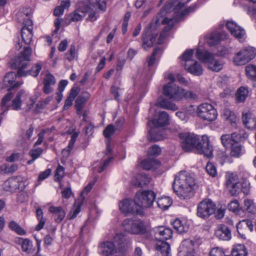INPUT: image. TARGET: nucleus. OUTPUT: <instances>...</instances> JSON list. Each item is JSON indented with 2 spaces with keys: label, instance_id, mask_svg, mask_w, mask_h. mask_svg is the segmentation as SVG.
Masks as SVG:
<instances>
[{
  "label": "nucleus",
  "instance_id": "nucleus-1",
  "mask_svg": "<svg viewBox=\"0 0 256 256\" xmlns=\"http://www.w3.org/2000/svg\"><path fill=\"white\" fill-rule=\"evenodd\" d=\"M178 136L182 140L181 146L184 152H192L196 148L198 154L208 158L212 157L213 148L208 137L203 136L200 142L198 136L194 134L182 132L179 134Z\"/></svg>",
  "mask_w": 256,
  "mask_h": 256
},
{
  "label": "nucleus",
  "instance_id": "nucleus-2",
  "mask_svg": "<svg viewBox=\"0 0 256 256\" xmlns=\"http://www.w3.org/2000/svg\"><path fill=\"white\" fill-rule=\"evenodd\" d=\"M32 52V50L30 47H25L24 50L14 59L13 64L18 69V76H26L30 75L34 77H36L41 70L42 64L40 62H38L34 64L30 70H24L29 64Z\"/></svg>",
  "mask_w": 256,
  "mask_h": 256
},
{
  "label": "nucleus",
  "instance_id": "nucleus-3",
  "mask_svg": "<svg viewBox=\"0 0 256 256\" xmlns=\"http://www.w3.org/2000/svg\"><path fill=\"white\" fill-rule=\"evenodd\" d=\"M194 180L186 172H181L176 176L173 188L181 199L190 198L194 196Z\"/></svg>",
  "mask_w": 256,
  "mask_h": 256
},
{
  "label": "nucleus",
  "instance_id": "nucleus-4",
  "mask_svg": "<svg viewBox=\"0 0 256 256\" xmlns=\"http://www.w3.org/2000/svg\"><path fill=\"white\" fill-rule=\"evenodd\" d=\"M196 56L199 60L206 64L208 68L213 72H220L224 64L223 60L216 58L214 54L205 50H198Z\"/></svg>",
  "mask_w": 256,
  "mask_h": 256
},
{
  "label": "nucleus",
  "instance_id": "nucleus-5",
  "mask_svg": "<svg viewBox=\"0 0 256 256\" xmlns=\"http://www.w3.org/2000/svg\"><path fill=\"white\" fill-rule=\"evenodd\" d=\"M31 10L25 8L20 11L18 14V18H23V27L21 30L22 40L26 44H30L32 38V22L30 18Z\"/></svg>",
  "mask_w": 256,
  "mask_h": 256
},
{
  "label": "nucleus",
  "instance_id": "nucleus-6",
  "mask_svg": "<svg viewBox=\"0 0 256 256\" xmlns=\"http://www.w3.org/2000/svg\"><path fill=\"white\" fill-rule=\"evenodd\" d=\"M124 230L133 234L147 236L149 226L140 219L132 220L126 218L122 223Z\"/></svg>",
  "mask_w": 256,
  "mask_h": 256
},
{
  "label": "nucleus",
  "instance_id": "nucleus-7",
  "mask_svg": "<svg viewBox=\"0 0 256 256\" xmlns=\"http://www.w3.org/2000/svg\"><path fill=\"white\" fill-rule=\"evenodd\" d=\"M12 97V92H9L3 98L1 103V107L3 110L2 112L4 114L8 110L10 106H11L12 109L15 110H20L22 102L26 99L27 96L25 94L24 90H20L12 100L11 106H8V102L11 100Z\"/></svg>",
  "mask_w": 256,
  "mask_h": 256
},
{
  "label": "nucleus",
  "instance_id": "nucleus-8",
  "mask_svg": "<svg viewBox=\"0 0 256 256\" xmlns=\"http://www.w3.org/2000/svg\"><path fill=\"white\" fill-rule=\"evenodd\" d=\"M156 196V194L152 190H140L135 195V202L143 210L144 208H150L152 206Z\"/></svg>",
  "mask_w": 256,
  "mask_h": 256
},
{
  "label": "nucleus",
  "instance_id": "nucleus-9",
  "mask_svg": "<svg viewBox=\"0 0 256 256\" xmlns=\"http://www.w3.org/2000/svg\"><path fill=\"white\" fill-rule=\"evenodd\" d=\"M256 56V50L250 46L242 48L234 56L233 62L236 65L242 66L248 62Z\"/></svg>",
  "mask_w": 256,
  "mask_h": 256
},
{
  "label": "nucleus",
  "instance_id": "nucleus-10",
  "mask_svg": "<svg viewBox=\"0 0 256 256\" xmlns=\"http://www.w3.org/2000/svg\"><path fill=\"white\" fill-rule=\"evenodd\" d=\"M119 208L120 211L126 216L130 214L142 216L144 214V211L139 208L135 202L134 198V200L126 198L121 200L119 202Z\"/></svg>",
  "mask_w": 256,
  "mask_h": 256
},
{
  "label": "nucleus",
  "instance_id": "nucleus-11",
  "mask_svg": "<svg viewBox=\"0 0 256 256\" xmlns=\"http://www.w3.org/2000/svg\"><path fill=\"white\" fill-rule=\"evenodd\" d=\"M196 113L200 118L208 122L214 120L218 116L216 110L213 106L208 103L200 104L197 108Z\"/></svg>",
  "mask_w": 256,
  "mask_h": 256
},
{
  "label": "nucleus",
  "instance_id": "nucleus-12",
  "mask_svg": "<svg viewBox=\"0 0 256 256\" xmlns=\"http://www.w3.org/2000/svg\"><path fill=\"white\" fill-rule=\"evenodd\" d=\"M160 20V18L158 19L155 24H150L144 30V33L142 36V47L144 50H146L148 48H151L153 46L157 36V33L152 32V31Z\"/></svg>",
  "mask_w": 256,
  "mask_h": 256
},
{
  "label": "nucleus",
  "instance_id": "nucleus-13",
  "mask_svg": "<svg viewBox=\"0 0 256 256\" xmlns=\"http://www.w3.org/2000/svg\"><path fill=\"white\" fill-rule=\"evenodd\" d=\"M216 209V205L210 199H204L197 206L196 215L202 219H206L212 214Z\"/></svg>",
  "mask_w": 256,
  "mask_h": 256
},
{
  "label": "nucleus",
  "instance_id": "nucleus-14",
  "mask_svg": "<svg viewBox=\"0 0 256 256\" xmlns=\"http://www.w3.org/2000/svg\"><path fill=\"white\" fill-rule=\"evenodd\" d=\"M172 230L164 226H158L150 232V236L148 238L150 240L156 242H165L172 237Z\"/></svg>",
  "mask_w": 256,
  "mask_h": 256
},
{
  "label": "nucleus",
  "instance_id": "nucleus-15",
  "mask_svg": "<svg viewBox=\"0 0 256 256\" xmlns=\"http://www.w3.org/2000/svg\"><path fill=\"white\" fill-rule=\"evenodd\" d=\"M164 96L174 100H180L183 98L184 90L172 83H168L163 88Z\"/></svg>",
  "mask_w": 256,
  "mask_h": 256
},
{
  "label": "nucleus",
  "instance_id": "nucleus-16",
  "mask_svg": "<svg viewBox=\"0 0 256 256\" xmlns=\"http://www.w3.org/2000/svg\"><path fill=\"white\" fill-rule=\"evenodd\" d=\"M226 186L232 196L238 194L241 190V183L238 176L234 174H228L226 176Z\"/></svg>",
  "mask_w": 256,
  "mask_h": 256
},
{
  "label": "nucleus",
  "instance_id": "nucleus-17",
  "mask_svg": "<svg viewBox=\"0 0 256 256\" xmlns=\"http://www.w3.org/2000/svg\"><path fill=\"white\" fill-rule=\"evenodd\" d=\"M16 74L14 72L7 73L3 80L4 86L6 88H8L9 90L18 88L22 84V82H16Z\"/></svg>",
  "mask_w": 256,
  "mask_h": 256
},
{
  "label": "nucleus",
  "instance_id": "nucleus-18",
  "mask_svg": "<svg viewBox=\"0 0 256 256\" xmlns=\"http://www.w3.org/2000/svg\"><path fill=\"white\" fill-rule=\"evenodd\" d=\"M175 21L176 20L174 18H165L162 20V24L164 25L166 24V26L161 32L160 36L158 38V44H161L164 42V40L168 34V32L173 27Z\"/></svg>",
  "mask_w": 256,
  "mask_h": 256
},
{
  "label": "nucleus",
  "instance_id": "nucleus-19",
  "mask_svg": "<svg viewBox=\"0 0 256 256\" xmlns=\"http://www.w3.org/2000/svg\"><path fill=\"white\" fill-rule=\"evenodd\" d=\"M42 83L44 84L42 91L44 94H48L53 92L54 87L56 84V80L52 74L48 73L44 78Z\"/></svg>",
  "mask_w": 256,
  "mask_h": 256
},
{
  "label": "nucleus",
  "instance_id": "nucleus-20",
  "mask_svg": "<svg viewBox=\"0 0 256 256\" xmlns=\"http://www.w3.org/2000/svg\"><path fill=\"white\" fill-rule=\"evenodd\" d=\"M99 248L102 254L105 256H112L119 253L118 248L113 242L106 241L100 244Z\"/></svg>",
  "mask_w": 256,
  "mask_h": 256
},
{
  "label": "nucleus",
  "instance_id": "nucleus-21",
  "mask_svg": "<svg viewBox=\"0 0 256 256\" xmlns=\"http://www.w3.org/2000/svg\"><path fill=\"white\" fill-rule=\"evenodd\" d=\"M214 234L218 239L223 240H228L231 238L230 228L224 224H219L217 226Z\"/></svg>",
  "mask_w": 256,
  "mask_h": 256
},
{
  "label": "nucleus",
  "instance_id": "nucleus-22",
  "mask_svg": "<svg viewBox=\"0 0 256 256\" xmlns=\"http://www.w3.org/2000/svg\"><path fill=\"white\" fill-rule=\"evenodd\" d=\"M150 180V178L146 174L140 173L132 178L130 184L136 187H143L147 186Z\"/></svg>",
  "mask_w": 256,
  "mask_h": 256
},
{
  "label": "nucleus",
  "instance_id": "nucleus-23",
  "mask_svg": "<svg viewBox=\"0 0 256 256\" xmlns=\"http://www.w3.org/2000/svg\"><path fill=\"white\" fill-rule=\"evenodd\" d=\"M242 122L250 130H253L256 127V118L250 112H246L242 114Z\"/></svg>",
  "mask_w": 256,
  "mask_h": 256
},
{
  "label": "nucleus",
  "instance_id": "nucleus-24",
  "mask_svg": "<svg viewBox=\"0 0 256 256\" xmlns=\"http://www.w3.org/2000/svg\"><path fill=\"white\" fill-rule=\"evenodd\" d=\"M159 127L153 126L148 132V140L153 141L161 140L166 138V130H159Z\"/></svg>",
  "mask_w": 256,
  "mask_h": 256
},
{
  "label": "nucleus",
  "instance_id": "nucleus-25",
  "mask_svg": "<svg viewBox=\"0 0 256 256\" xmlns=\"http://www.w3.org/2000/svg\"><path fill=\"white\" fill-rule=\"evenodd\" d=\"M246 153L244 145L236 141L230 148V156L234 158H240Z\"/></svg>",
  "mask_w": 256,
  "mask_h": 256
},
{
  "label": "nucleus",
  "instance_id": "nucleus-26",
  "mask_svg": "<svg viewBox=\"0 0 256 256\" xmlns=\"http://www.w3.org/2000/svg\"><path fill=\"white\" fill-rule=\"evenodd\" d=\"M238 134L236 132L232 134H222L220 137V140L222 146L225 148H230L235 142H236Z\"/></svg>",
  "mask_w": 256,
  "mask_h": 256
},
{
  "label": "nucleus",
  "instance_id": "nucleus-27",
  "mask_svg": "<svg viewBox=\"0 0 256 256\" xmlns=\"http://www.w3.org/2000/svg\"><path fill=\"white\" fill-rule=\"evenodd\" d=\"M169 118L168 114L165 112H160L158 118L152 120V124L154 127H162L168 124Z\"/></svg>",
  "mask_w": 256,
  "mask_h": 256
},
{
  "label": "nucleus",
  "instance_id": "nucleus-28",
  "mask_svg": "<svg viewBox=\"0 0 256 256\" xmlns=\"http://www.w3.org/2000/svg\"><path fill=\"white\" fill-rule=\"evenodd\" d=\"M90 98V94L86 92H84L77 98L75 102V106L78 114H82L83 106Z\"/></svg>",
  "mask_w": 256,
  "mask_h": 256
},
{
  "label": "nucleus",
  "instance_id": "nucleus-29",
  "mask_svg": "<svg viewBox=\"0 0 256 256\" xmlns=\"http://www.w3.org/2000/svg\"><path fill=\"white\" fill-rule=\"evenodd\" d=\"M49 212L52 214L56 222H61L66 216V212L60 206H50Z\"/></svg>",
  "mask_w": 256,
  "mask_h": 256
},
{
  "label": "nucleus",
  "instance_id": "nucleus-30",
  "mask_svg": "<svg viewBox=\"0 0 256 256\" xmlns=\"http://www.w3.org/2000/svg\"><path fill=\"white\" fill-rule=\"evenodd\" d=\"M156 248L158 256H170V245L166 242H156Z\"/></svg>",
  "mask_w": 256,
  "mask_h": 256
},
{
  "label": "nucleus",
  "instance_id": "nucleus-31",
  "mask_svg": "<svg viewBox=\"0 0 256 256\" xmlns=\"http://www.w3.org/2000/svg\"><path fill=\"white\" fill-rule=\"evenodd\" d=\"M185 69L188 72L195 76H200L203 72L202 66L195 60L186 66Z\"/></svg>",
  "mask_w": 256,
  "mask_h": 256
},
{
  "label": "nucleus",
  "instance_id": "nucleus-32",
  "mask_svg": "<svg viewBox=\"0 0 256 256\" xmlns=\"http://www.w3.org/2000/svg\"><path fill=\"white\" fill-rule=\"evenodd\" d=\"M160 162L154 158H148L142 162V166L146 170H154L160 166Z\"/></svg>",
  "mask_w": 256,
  "mask_h": 256
},
{
  "label": "nucleus",
  "instance_id": "nucleus-33",
  "mask_svg": "<svg viewBox=\"0 0 256 256\" xmlns=\"http://www.w3.org/2000/svg\"><path fill=\"white\" fill-rule=\"evenodd\" d=\"M226 26L228 30L230 31L232 35L236 38L239 40H240L242 39L244 35H245V31L241 30L240 32V34H238L237 33H234V29L238 28V24L234 22V21H228L226 22Z\"/></svg>",
  "mask_w": 256,
  "mask_h": 256
},
{
  "label": "nucleus",
  "instance_id": "nucleus-34",
  "mask_svg": "<svg viewBox=\"0 0 256 256\" xmlns=\"http://www.w3.org/2000/svg\"><path fill=\"white\" fill-rule=\"evenodd\" d=\"M184 4L181 2H178L174 0H170L165 4L164 9L166 12L170 11L173 6H174V10L175 13H178L181 9L184 6Z\"/></svg>",
  "mask_w": 256,
  "mask_h": 256
},
{
  "label": "nucleus",
  "instance_id": "nucleus-35",
  "mask_svg": "<svg viewBox=\"0 0 256 256\" xmlns=\"http://www.w3.org/2000/svg\"><path fill=\"white\" fill-rule=\"evenodd\" d=\"M174 228L179 233L182 234L187 232L188 226L186 224L185 220H182L178 218L176 219L172 222Z\"/></svg>",
  "mask_w": 256,
  "mask_h": 256
},
{
  "label": "nucleus",
  "instance_id": "nucleus-36",
  "mask_svg": "<svg viewBox=\"0 0 256 256\" xmlns=\"http://www.w3.org/2000/svg\"><path fill=\"white\" fill-rule=\"evenodd\" d=\"M227 35L225 33H214L211 34L208 40V43L210 46L216 44L220 40L226 38Z\"/></svg>",
  "mask_w": 256,
  "mask_h": 256
},
{
  "label": "nucleus",
  "instance_id": "nucleus-37",
  "mask_svg": "<svg viewBox=\"0 0 256 256\" xmlns=\"http://www.w3.org/2000/svg\"><path fill=\"white\" fill-rule=\"evenodd\" d=\"M18 242L23 252H26V254H30L33 252L32 244L30 240L28 239L20 238Z\"/></svg>",
  "mask_w": 256,
  "mask_h": 256
},
{
  "label": "nucleus",
  "instance_id": "nucleus-38",
  "mask_svg": "<svg viewBox=\"0 0 256 256\" xmlns=\"http://www.w3.org/2000/svg\"><path fill=\"white\" fill-rule=\"evenodd\" d=\"M172 200L170 197L162 196L157 200L158 206L162 210H167L172 204Z\"/></svg>",
  "mask_w": 256,
  "mask_h": 256
},
{
  "label": "nucleus",
  "instance_id": "nucleus-39",
  "mask_svg": "<svg viewBox=\"0 0 256 256\" xmlns=\"http://www.w3.org/2000/svg\"><path fill=\"white\" fill-rule=\"evenodd\" d=\"M36 214L38 224L36 226L35 230L36 231H39L44 228L46 220L43 216V212L40 208H38L36 209Z\"/></svg>",
  "mask_w": 256,
  "mask_h": 256
},
{
  "label": "nucleus",
  "instance_id": "nucleus-40",
  "mask_svg": "<svg viewBox=\"0 0 256 256\" xmlns=\"http://www.w3.org/2000/svg\"><path fill=\"white\" fill-rule=\"evenodd\" d=\"M194 54V50H186L181 56L180 58L184 62V68L188 66L194 61L192 59Z\"/></svg>",
  "mask_w": 256,
  "mask_h": 256
},
{
  "label": "nucleus",
  "instance_id": "nucleus-41",
  "mask_svg": "<svg viewBox=\"0 0 256 256\" xmlns=\"http://www.w3.org/2000/svg\"><path fill=\"white\" fill-rule=\"evenodd\" d=\"M158 104L162 108L172 111L176 110L178 109V107L174 104L171 102L166 98L159 100Z\"/></svg>",
  "mask_w": 256,
  "mask_h": 256
},
{
  "label": "nucleus",
  "instance_id": "nucleus-42",
  "mask_svg": "<svg viewBox=\"0 0 256 256\" xmlns=\"http://www.w3.org/2000/svg\"><path fill=\"white\" fill-rule=\"evenodd\" d=\"M232 256H247L248 253L244 245L236 246L231 252Z\"/></svg>",
  "mask_w": 256,
  "mask_h": 256
},
{
  "label": "nucleus",
  "instance_id": "nucleus-43",
  "mask_svg": "<svg viewBox=\"0 0 256 256\" xmlns=\"http://www.w3.org/2000/svg\"><path fill=\"white\" fill-rule=\"evenodd\" d=\"M248 93V90L247 88L242 86L240 88L236 94V98L238 102H243L245 100Z\"/></svg>",
  "mask_w": 256,
  "mask_h": 256
},
{
  "label": "nucleus",
  "instance_id": "nucleus-44",
  "mask_svg": "<svg viewBox=\"0 0 256 256\" xmlns=\"http://www.w3.org/2000/svg\"><path fill=\"white\" fill-rule=\"evenodd\" d=\"M66 59L69 62H71L74 59H78V50L76 48V46L74 44H72L70 46L68 52L66 54Z\"/></svg>",
  "mask_w": 256,
  "mask_h": 256
},
{
  "label": "nucleus",
  "instance_id": "nucleus-45",
  "mask_svg": "<svg viewBox=\"0 0 256 256\" xmlns=\"http://www.w3.org/2000/svg\"><path fill=\"white\" fill-rule=\"evenodd\" d=\"M43 150L42 148H32L29 152V155L32 158L27 162V164L29 165L32 164L34 161L37 159L42 154Z\"/></svg>",
  "mask_w": 256,
  "mask_h": 256
},
{
  "label": "nucleus",
  "instance_id": "nucleus-46",
  "mask_svg": "<svg viewBox=\"0 0 256 256\" xmlns=\"http://www.w3.org/2000/svg\"><path fill=\"white\" fill-rule=\"evenodd\" d=\"M244 210L248 212L253 214L256 213V206L252 200L245 199L244 201Z\"/></svg>",
  "mask_w": 256,
  "mask_h": 256
},
{
  "label": "nucleus",
  "instance_id": "nucleus-47",
  "mask_svg": "<svg viewBox=\"0 0 256 256\" xmlns=\"http://www.w3.org/2000/svg\"><path fill=\"white\" fill-rule=\"evenodd\" d=\"M9 228L19 235H24L26 231L16 222L12 220L8 224Z\"/></svg>",
  "mask_w": 256,
  "mask_h": 256
},
{
  "label": "nucleus",
  "instance_id": "nucleus-48",
  "mask_svg": "<svg viewBox=\"0 0 256 256\" xmlns=\"http://www.w3.org/2000/svg\"><path fill=\"white\" fill-rule=\"evenodd\" d=\"M243 227L248 228L252 232L253 230V225L252 221L248 220H243L237 224L236 228L239 234H240V229Z\"/></svg>",
  "mask_w": 256,
  "mask_h": 256
},
{
  "label": "nucleus",
  "instance_id": "nucleus-49",
  "mask_svg": "<svg viewBox=\"0 0 256 256\" xmlns=\"http://www.w3.org/2000/svg\"><path fill=\"white\" fill-rule=\"evenodd\" d=\"M224 118L229 121L231 124L235 123L236 121V116L235 114L228 109H226L223 112Z\"/></svg>",
  "mask_w": 256,
  "mask_h": 256
},
{
  "label": "nucleus",
  "instance_id": "nucleus-50",
  "mask_svg": "<svg viewBox=\"0 0 256 256\" xmlns=\"http://www.w3.org/2000/svg\"><path fill=\"white\" fill-rule=\"evenodd\" d=\"M16 180L15 178H10L5 181L4 185V188L6 190H12L17 187Z\"/></svg>",
  "mask_w": 256,
  "mask_h": 256
},
{
  "label": "nucleus",
  "instance_id": "nucleus-51",
  "mask_svg": "<svg viewBox=\"0 0 256 256\" xmlns=\"http://www.w3.org/2000/svg\"><path fill=\"white\" fill-rule=\"evenodd\" d=\"M85 16V12L78 10L68 16V18L72 22H78Z\"/></svg>",
  "mask_w": 256,
  "mask_h": 256
},
{
  "label": "nucleus",
  "instance_id": "nucleus-52",
  "mask_svg": "<svg viewBox=\"0 0 256 256\" xmlns=\"http://www.w3.org/2000/svg\"><path fill=\"white\" fill-rule=\"evenodd\" d=\"M247 76L253 80H256V66L253 65H248L246 68Z\"/></svg>",
  "mask_w": 256,
  "mask_h": 256
},
{
  "label": "nucleus",
  "instance_id": "nucleus-53",
  "mask_svg": "<svg viewBox=\"0 0 256 256\" xmlns=\"http://www.w3.org/2000/svg\"><path fill=\"white\" fill-rule=\"evenodd\" d=\"M0 168L4 173L8 174L15 172L18 170V166L16 164H13L10 166L8 164H4L2 165Z\"/></svg>",
  "mask_w": 256,
  "mask_h": 256
},
{
  "label": "nucleus",
  "instance_id": "nucleus-54",
  "mask_svg": "<svg viewBox=\"0 0 256 256\" xmlns=\"http://www.w3.org/2000/svg\"><path fill=\"white\" fill-rule=\"evenodd\" d=\"M52 98L50 97H48L42 100L38 101L36 104V112H40L50 102Z\"/></svg>",
  "mask_w": 256,
  "mask_h": 256
},
{
  "label": "nucleus",
  "instance_id": "nucleus-55",
  "mask_svg": "<svg viewBox=\"0 0 256 256\" xmlns=\"http://www.w3.org/2000/svg\"><path fill=\"white\" fill-rule=\"evenodd\" d=\"M160 50V48H158L154 49L152 55L148 58L146 62L149 67L152 66L155 64L156 62V56Z\"/></svg>",
  "mask_w": 256,
  "mask_h": 256
},
{
  "label": "nucleus",
  "instance_id": "nucleus-56",
  "mask_svg": "<svg viewBox=\"0 0 256 256\" xmlns=\"http://www.w3.org/2000/svg\"><path fill=\"white\" fill-rule=\"evenodd\" d=\"M64 176V168L62 166L58 165L56 170V174L54 176L55 180L57 182H60L62 180Z\"/></svg>",
  "mask_w": 256,
  "mask_h": 256
},
{
  "label": "nucleus",
  "instance_id": "nucleus-57",
  "mask_svg": "<svg viewBox=\"0 0 256 256\" xmlns=\"http://www.w3.org/2000/svg\"><path fill=\"white\" fill-rule=\"evenodd\" d=\"M206 170V172L212 177H214L217 174L216 167L212 163L208 162Z\"/></svg>",
  "mask_w": 256,
  "mask_h": 256
},
{
  "label": "nucleus",
  "instance_id": "nucleus-58",
  "mask_svg": "<svg viewBox=\"0 0 256 256\" xmlns=\"http://www.w3.org/2000/svg\"><path fill=\"white\" fill-rule=\"evenodd\" d=\"M162 150L160 147L157 145H153L148 150V154L150 156H157L160 154Z\"/></svg>",
  "mask_w": 256,
  "mask_h": 256
},
{
  "label": "nucleus",
  "instance_id": "nucleus-59",
  "mask_svg": "<svg viewBox=\"0 0 256 256\" xmlns=\"http://www.w3.org/2000/svg\"><path fill=\"white\" fill-rule=\"evenodd\" d=\"M116 129L112 124L108 125L103 132V134L106 138H110Z\"/></svg>",
  "mask_w": 256,
  "mask_h": 256
},
{
  "label": "nucleus",
  "instance_id": "nucleus-60",
  "mask_svg": "<svg viewBox=\"0 0 256 256\" xmlns=\"http://www.w3.org/2000/svg\"><path fill=\"white\" fill-rule=\"evenodd\" d=\"M210 256H224V252L220 248H215L211 250L210 252Z\"/></svg>",
  "mask_w": 256,
  "mask_h": 256
},
{
  "label": "nucleus",
  "instance_id": "nucleus-61",
  "mask_svg": "<svg viewBox=\"0 0 256 256\" xmlns=\"http://www.w3.org/2000/svg\"><path fill=\"white\" fill-rule=\"evenodd\" d=\"M114 240L118 246H122V244L125 242V238L124 234H118L114 237Z\"/></svg>",
  "mask_w": 256,
  "mask_h": 256
},
{
  "label": "nucleus",
  "instance_id": "nucleus-62",
  "mask_svg": "<svg viewBox=\"0 0 256 256\" xmlns=\"http://www.w3.org/2000/svg\"><path fill=\"white\" fill-rule=\"evenodd\" d=\"M239 204L238 200L230 202L228 205V208L230 210L236 212L238 210Z\"/></svg>",
  "mask_w": 256,
  "mask_h": 256
},
{
  "label": "nucleus",
  "instance_id": "nucleus-63",
  "mask_svg": "<svg viewBox=\"0 0 256 256\" xmlns=\"http://www.w3.org/2000/svg\"><path fill=\"white\" fill-rule=\"evenodd\" d=\"M80 204H78V206L74 209H73L68 214V217L70 220L74 219L78 214L80 212Z\"/></svg>",
  "mask_w": 256,
  "mask_h": 256
},
{
  "label": "nucleus",
  "instance_id": "nucleus-64",
  "mask_svg": "<svg viewBox=\"0 0 256 256\" xmlns=\"http://www.w3.org/2000/svg\"><path fill=\"white\" fill-rule=\"evenodd\" d=\"M48 131V130H42L38 134V139L37 141L35 142L34 146H38L44 140V134L47 133Z\"/></svg>",
  "mask_w": 256,
  "mask_h": 256
}]
</instances>
